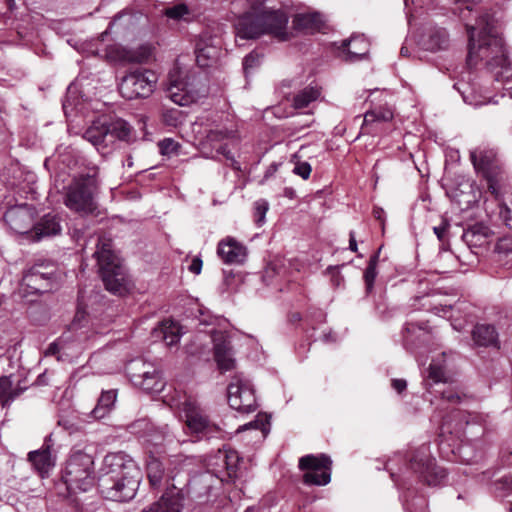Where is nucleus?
<instances>
[{"mask_svg":"<svg viewBox=\"0 0 512 512\" xmlns=\"http://www.w3.org/2000/svg\"><path fill=\"white\" fill-rule=\"evenodd\" d=\"M178 147V143L171 138H166L159 142V149L163 155H170L175 153Z\"/></svg>","mask_w":512,"mask_h":512,"instance_id":"a18cd8bd","label":"nucleus"},{"mask_svg":"<svg viewBox=\"0 0 512 512\" xmlns=\"http://www.w3.org/2000/svg\"><path fill=\"white\" fill-rule=\"evenodd\" d=\"M384 214V211L382 208H374L373 215L376 219L381 220L382 216Z\"/></svg>","mask_w":512,"mask_h":512,"instance_id":"5fc2aeb1","label":"nucleus"},{"mask_svg":"<svg viewBox=\"0 0 512 512\" xmlns=\"http://www.w3.org/2000/svg\"><path fill=\"white\" fill-rule=\"evenodd\" d=\"M116 401V392L114 390L105 391L98 399L97 405L92 410L95 419L104 418L114 406Z\"/></svg>","mask_w":512,"mask_h":512,"instance_id":"c85d7f7f","label":"nucleus"},{"mask_svg":"<svg viewBox=\"0 0 512 512\" xmlns=\"http://www.w3.org/2000/svg\"><path fill=\"white\" fill-rule=\"evenodd\" d=\"M341 49L346 53L345 60L357 61L368 53L369 43L361 35L352 36L350 39L342 41Z\"/></svg>","mask_w":512,"mask_h":512,"instance_id":"a878e982","label":"nucleus"},{"mask_svg":"<svg viewBox=\"0 0 512 512\" xmlns=\"http://www.w3.org/2000/svg\"><path fill=\"white\" fill-rule=\"evenodd\" d=\"M80 314H81V312H80V311H78V312H77V314H76V316H75V319H74V321H73V323H72V328H73V329H76V328L78 327V321H79V319H80Z\"/></svg>","mask_w":512,"mask_h":512,"instance_id":"6e6d98bb","label":"nucleus"},{"mask_svg":"<svg viewBox=\"0 0 512 512\" xmlns=\"http://www.w3.org/2000/svg\"><path fill=\"white\" fill-rule=\"evenodd\" d=\"M99 486L110 500H131L138 489L141 471L135 461L123 452L109 453L103 459Z\"/></svg>","mask_w":512,"mask_h":512,"instance_id":"f03ea898","label":"nucleus"},{"mask_svg":"<svg viewBox=\"0 0 512 512\" xmlns=\"http://www.w3.org/2000/svg\"><path fill=\"white\" fill-rule=\"evenodd\" d=\"M244 512H257V511L253 507H248Z\"/></svg>","mask_w":512,"mask_h":512,"instance_id":"13d9d810","label":"nucleus"},{"mask_svg":"<svg viewBox=\"0 0 512 512\" xmlns=\"http://www.w3.org/2000/svg\"><path fill=\"white\" fill-rule=\"evenodd\" d=\"M480 0H455L456 8L462 19L466 18L465 11L471 12L475 5L479 4Z\"/></svg>","mask_w":512,"mask_h":512,"instance_id":"c03bdc74","label":"nucleus"},{"mask_svg":"<svg viewBox=\"0 0 512 512\" xmlns=\"http://www.w3.org/2000/svg\"><path fill=\"white\" fill-rule=\"evenodd\" d=\"M57 351V344L53 343L49 346L47 353L48 354H54Z\"/></svg>","mask_w":512,"mask_h":512,"instance_id":"4d7b16f0","label":"nucleus"},{"mask_svg":"<svg viewBox=\"0 0 512 512\" xmlns=\"http://www.w3.org/2000/svg\"><path fill=\"white\" fill-rule=\"evenodd\" d=\"M378 262V255H373L368 263V266L364 272V281L366 285V291L369 293L373 289L374 281L377 276L376 266Z\"/></svg>","mask_w":512,"mask_h":512,"instance_id":"58836bf2","label":"nucleus"},{"mask_svg":"<svg viewBox=\"0 0 512 512\" xmlns=\"http://www.w3.org/2000/svg\"><path fill=\"white\" fill-rule=\"evenodd\" d=\"M153 55V47L150 44H142L134 49L123 50L122 58L128 62L144 63Z\"/></svg>","mask_w":512,"mask_h":512,"instance_id":"c756f323","label":"nucleus"},{"mask_svg":"<svg viewBox=\"0 0 512 512\" xmlns=\"http://www.w3.org/2000/svg\"><path fill=\"white\" fill-rule=\"evenodd\" d=\"M60 231L61 226L57 217L52 214H46L34 225L30 231V236L33 240L39 241L44 237L57 235Z\"/></svg>","mask_w":512,"mask_h":512,"instance_id":"393cba45","label":"nucleus"},{"mask_svg":"<svg viewBox=\"0 0 512 512\" xmlns=\"http://www.w3.org/2000/svg\"><path fill=\"white\" fill-rule=\"evenodd\" d=\"M269 418L265 414H258L256 419L254 421L249 422L248 424H245L244 426H241L238 428V432H241L246 429H259L262 431L263 436H265L269 431Z\"/></svg>","mask_w":512,"mask_h":512,"instance_id":"ea45409f","label":"nucleus"},{"mask_svg":"<svg viewBox=\"0 0 512 512\" xmlns=\"http://www.w3.org/2000/svg\"><path fill=\"white\" fill-rule=\"evenodd\" d=\"M159 332L162 334L163 340L167 346H173L180 340L181 328L173 321H164L161 324Z\"/></svg>","mask_w":512,"mask_h":512,"instance_id":"473e14b6","label":"nucleus"},{"mask_svg":"<svg viewBox=\"0 0 512 512\" xmlns=\"http://www.w3.org/2000/svg\"><path fill=\"white\" fill-rule=\"evenodd\" d=\"M202 264V260L199 257H195L192 259L190 265L188 266V270L198 275L202 270Z\"/></svg>","mask_w":512,"mask_h":512,"instance_id":"de8ad7c7","label":"nucleus"},{"mask_svg":"<svg viewBox=\"0 0 512 512\" xmlns=\"http://www.w3.org/2000/svg\"><path fill=\"white\" fill-rule=\"evenodd\" d=\"M182 71L178 67H174L168 75V85L166 88L167 97L180 106H187L200 96V90L195 83V79L191 80L187 75L182 76Z\"/></svg>","mask_w":512,"mask_h":512,"instance_id":"9b49d317","label":"nucleus"},{"mask_svg":"<svg viewBox=\"0 0 512 512\" xmlns=\"http://www.w3.org/2000/svg\"><path fill=\"white\" fill-rule=\"evenodd\" d=\"M207 157H210V158H214V155L211 153V154H208L206 153Z\"/></svg>","mask_w":512,"mask_h":512,"instance_id":"69168bd1","label":"nucleus"},{"mask_svg":"<svg viewBox=\"0 0 512 512\" xmlns=\"http://www.w3.org/2000/svg\"><path fill=\"white\" fill-rule=\"evenodd\" d=\"M407 54V49L405 47H402L401 48V55H406Z\"/></svg>","mask_w":512,"mask_h":512,"instance_id":"052dcab7","label":"nucleus"},{"mask_svg":"<svg viewBox=\"0 0 512 512\" xmlns=\"http://www.w3.org/2000/svg\"><path fill=\"white\" fill-rule=\"evenodd\" d=\"M164 14L167 18L175 21H188L192 15L188 6L183 3L166 8Z\"/></svg>","mask_w":512,"mask_h":512,"instance_id":"4c0bfd02","label":"nucleus"},{"mask_svg":"<svg viewBox=\"0 0 512 512\" xmlns=\"http://www.w3.org/2000/svg\"><path fill=\"white\" fill-rule=\"evenodd\" d=\"M392 387L398 392L401 393L404 391L407 387V383L403 379H393L392 380Z\"/></svg>","mask_w":512,"mask_h":512,"instance_id":"8fccbe9b","label":"nucleus"},{"mask_svg":"<svg viewBox=\"0 0 512 512\" xmlns=\"http://www.w3.org/2000/svg\"><path fill=\"white\" fill-rule=\"evenodd\" d=\"M229 406L239 412L249 413L256 409V397L251 382L243 375L232 378L227 388Z\"/></svg>","mask_w":512,"mask_h":512,"instance_id":"f8f14e48","label":"nucleus"},{"mask_svg":"<svg viewBox=\"0 0 512 512\" xmlns=\"http://www.w3.org/2000/svg\"><path fill=\"white\" fill-rule=\"evenodd\" d=\"M292 24L296 32L314 34L321 31L325 24V19L319 12L298 13L294 16Z\"/></svg>","mask_w":512,"mask_h":512,"instance_id":"4be33fe9","label":"nucleus"},{"mask_svg":"<svg viewBox=\"0 0 512 512\" xmlns=\"http://www.w3.org/2000/svg\"><path fill=\"white\" fill-rule=\"evenodd\" d=\"M411 469L429 486H437L446 477L445 470L438 467L431 458L429 448L422 446L415 451L410 459Z\"/></svg>","mask_w":512,"mask_h":512,"instance_id":"4468645a","label":"nucleus"},{"mask_svg":"<svg viewBox=\"0 0 512 512\" xmlns=\"http://www.w3.org/2000/svg\"><path fill=\"white\" fill-rule=\"evenodd\" d=\"M268 209L269 203L264 199H259L254 203V219L258 226L265 223V217Z\"/></svg>","mask_w":512,"mask_h":512,"instance_id":"a19ab883","label":"nucleus"},{"mask_svg":"<svg viewBox=\"0 0 512 512\" xmlns=\"http://www.w3.org/2000/svg\"><path fill=\"white\" fill-rule=\"evenodd\" d=\"M93 464L91 455L82 451L73 452L62 475L67 489L72 492L89 490L94 481Z\"/></svg>","mask_w":512,"mask_h":512,"instance_id":"0eeeda50","label":"nucleus"},{"mask_svg":"<svg viewBox=\"0 0 512 512\" xmlns=\"http://www.w3.org/2000/svg\"><path fill=\"white\" fill-rule=\"evenodd\" d=\"M276 170H277V164L270 165L265 173V178H268L271 175H273L276 172Z\"/></svg>","mask_w":512,"mask_h":512,"instance_id":"864d4df0","label":"nucleus"},{"mask_svg":"<svg viewBox=\"0 0 512 512\" xmlns=\"http://www.w3.org/2000/svg\"><path fill=\"white\" fill-rule=\"evenodd\" d=\"M288 16L280 10H268L263 4H254L236 22L237 35L253 39L268 34L278 41H288L293 33L288 30Z\"/></svg>","mask_w":512,"mask_h":512,"instance_id":"7ed1b4c3","label":"nucleus"},{"mask_svg":"<svg viewBox=\"0 0 512 512\" xmlns=\"http://www.w3.org/2000/svg\"><path fill=\"white\" fill-rule=\"evenodd\" d=\"M349 248L353 252L357 251V242L353 232H350Z\"/></svg>","mask_w":512,"mask_h":512,"instance_id":"603ef678","label":"nucleus"},{"mask_svg":"<svg viewBox=\"0 0 512 512\" xmlns=\"http://www.w3.org/2000/svg\"><path fill=\"white\" fill-rule=\"evenodd\" d=\"M67 158H68V157H67L66 155H63V156H62V160H61V161H62V163H64V164H65V163H67V162H68V159H67Z\"/></svg>","mask_w":512,"mask_h":512,"instance_id":"bf43d9fd","label":"nucleus"},{"mask_svg":"<svg viewBox=\"0 0 512 512\" xmlns=\"http://www.w3.org/2000/svg\"><path fill=\"white\" fill-rule=\"evenodd\" d=\"M217 255L225 264H242L248 255L245 245L234 237L227 236L220 240L217 246Z\"/></svg>","mask_w":512,"mask_h":512,"instance_id":"aec40b11","label":"nucleus"},{"mask_svg":"<svg viewBox=\"0 0 512 512\" xmlns=\"http://www.w3.org/2000/svg\"><path fill=\"white\" fill-rule=\"evenodd\" d=\"M4 220L16 233H27L34 220V209L27 204L10 207L4 214Z\"/></svg>","mask_w":512,"mask_h":512,"instance_id":"6ab92c4d","label":"nucleus"},{"mask_svg":"<svg viewBox=\"0 0 512 512\" xmlns=\"http://www.w3.org/2000/svg\"><path fill=\"white\" fill-rule=\"evenodd\" d=\"M131 134V127L122 120L117 119L110 123L97 120L85 131L83 137L89 141L100 153L108 154L118 140L127 141Z\"/></svg>","mask_w":512,"mask_h":512,"instance_id":"39448f33","label":"nucleus"},{"mask_svg":"<svg viewBox=\"0 0 512 512\" xmlns=\"http://www.w3.org/2000/svg\"><path fill=\"white\" fill-rule=\"evenodd\" d=\"M428 335L429 332L424 327L409 323L405 327L404 344L409 347L413 345L414 338L426 340Z\"/></svg>","mask_w":512,"mask_h":512,"instance_id":"e433bc0d","label":"nucleus"},{"mask_svg":"<svg viewBox=\"0 0 512 512\" xmlns=\"http://www.w3.org/2000/svg\"><path fill=\"white\" fill-rule=\"evenodd\" d=\"M311 165L307 162H299L295 165L293 173L300 176L303 179H308L311 174Z\"/></svg>","mask_w":512,"mask_h":512,"instance_id":"49530a36","label":"nucleus"},{"mask_svg":"<svg viewBox=\"0 0 512 512\" xmlns=\"http://www.w3.org/2000/svg\"><path fill=\"white\" fill-rule=\"evenodd\" d=\"M164 465L163 463L154 457H151L147 462V476L151 486L159 487L164 477Z\"/></svg>","mask_w":512,"mask_h":512,"instance_id":"2f4dec72","label":"nucleus"},{"mask_svg":"<svg viewBox=\"0 0 512 512\" xmlns=\"http://www.w3.org/2000/svg\"><path fill=\"white\" fill-rule=\"evenodd\" d=\"M196 61L201 67L210 66L219 56V49L215 45H204L202 41L196 44Z\"/></svg>","mask_w":512,"mask_h":512,"instance_id":"cd10ccee","label":"nucleus"},{"mask_svg":"<svg viewBox=\"0 0 512 512\" xmlns=\"http://www.w3.org/2000/svg\"><path fill=\"white\" fill-rule=\"evenodd\" d=\"M468 425H469V421H468V420H466V421H465V426H468Z\"/></svg>","mask_w":512,"mask_h":512,"instance_id":"338daca9","label":"nucleus"},{"mask_svg":"<svg viewBox=\"0 0 512 512\" xmlns=\"http://www.w3.org/2000/svg\"><path fill=\"white\" fill-rule=\"evenodd\" d=\"M470 158L476 171L487 180L488 190L497 195L500 164L497 152L488 146H479L471 151Z\"/></svg>","mask_w":512,"mask_h":512,"instance_id":"9d476101","label":"nucleus"},{"mask_svg":"<svg viewBox=\"0 0 512 512\" xmlns=\"http://www.w3.org/2000/svg\"><path fill=\"white\" fill-rule=\"evenodd\" d=\"M7 2H8L9 7H12V5L14 4V0H7Z\"/></svg>","mask_w":512,"mask_h":512,"instance_id":"e2e57ef3","label":"nucleus"},{"mask_svg":"<svg viewBox=\"0 0 512 512\" xmlns=\"http://www.w3.org/2000/svg\"><path fill=\"white\" fill-rule=\"evenodd\" d=\"M420 45L423 49L431 52L445 50L449 46V36L445 29L432 27L421 36Z\"/></svg>","mask_w":512,"mask_h":512,"instance_id":"5701e85b","label":"nucleus"},{"mask_svg":"<svg viewBox=\"0 0 512 512\" xmlns=\"http://www.w3.org/2000/svg\"><path fill=\"white\" fill-rule=\"evenodd\" d=\"M393 119V111L387 107H381L375 110H369L364 115L363 124L367 127L371 123L388 122Z\"/></svg>","mask_w":512,"mask_h":512,"instance_id":"f704fd0d","label":"nucleus"},{"mask_svg":"<svg viewBox=\"0 0 512 512\" xmlns=\"http://www.w3.org/2000/svg\"><path fill=\"white\" fill-rule=\"evenodd\" d=\"M96 193L97 182L94 176L86 174L74 177L66 187L64 204L73 212L92 214L97 209Z\"/></svg>","mask_w":512,"mask_h":512,"instance_id":"423d86ee","label":"nucleus"},{"mask_svg":"<svg viewBox=\"0 0 512 512\" xmlns=\"http://www.w3.org/2000/svg\"><path fill=\"white\" fill-rule=\"evenodd\" d=\"M94 255L106 289L120 296L126 294L131 288V283L120 258L112 249L111 240L99 239Z\"/></svg>","mask_w":512,"mask_h":512,"instance_id":"20e7f679","label":"nucleus"},{"mask_svg":"<svg viewBox=\"0 0 512 512\" xmlns=\"http://www.w3.org/2000/svg\"><path fill=\"white\" fill-rule=\"evenodd\" d=\"M128 373L132 383L148 393L160 392L164 388L159 372L142 360L130 363Z\"/></svg>","mask_w":512,"mask_h":512,"instance_id":"2eb2a0df","label":"nucleus"},{"mask_svg":"<svg viewBox=\"0 0 512 512\" xmlns=\"http://www.w3.org/2000/svg\"><path fill=\"white\" fill-rule=\"evenodd\" d=\"M457 416H459L461 419H464V418H465V415H463L461 412H458V413H457Z\"/></svg>","mask_w":512,"mask_h":512,"instance_id":"0e129e2a","label":"nucleus"},{"mask_svg":"<svg viewBox=\"0 0 512 512\" xmlns=\"http://www.w3.org/2000/svg\"><path fill=\"white\" fill-rule=\"evenodd\" d=\"M12 380L10 377L4 376L0 378V400L8 401L13 399L11 395Z\"/></svg>","mask_w":512,"mask_h":512,"instance_id":"37998d69","label":"nucleus"},{"mask_svg":"<svg viewBox=\"0 0 512 512\" xmlns=\"http://www.w3.org/2000/svg\"><path fill=\"white\" fill-rule=\"evenodd\" d=\"M183 494L175 487L168 489L159 499L142 512H181L183 508Z\"/></svg>","mask_w":512,"mask_h":512,"instance_id":"412c9836","label":"nucleus"},{"mask_svg":"<svg viewBox=\"0 0 512 512\" xmlns=\"http://www.w3.org/2000/svg\"><path fill=\"white\" fill-rule=\"evenodd\" d=\"M218 458L221 459L225 465V469L227 472V476L229 479H235L238 477V465L240 462V457L237 451L234 450H219Z\"/></svg>","mask_w":512,"mask_h":512,"instance_id":"7c9ffc66","label":"nucleus"},{"mask_svg":"<svg viewBox=\"0 0 512 512\" xmlns=\"http://www.w3.org/2000/svg\"><path fill=\"white\" fill-rule=\"evenodd\" d=\"M442 395H443V398L446 399L448 402L456 403L460 400V396L451 390L444 391L442 393Z\"/></svg>","mask_w":512,"mask_h":512,"instance_id":"3c124183","label":"nucleus"},{"mask_svg":"<svg viewBox=\"0 0 512 512\" xmlns=\"http://www.w3.org/2000/svg\"><path fill=\"white\" fill-rule=\"evenodd\" d=\"M320 96V91L315 87H305L301 91H299L293 100V106L296 109H302L307 107L311 102L318 99Z\"/></svg>","mask_w":512,"mask_h":512,"instance_id":"72a5a7b5","label":"nucleus"},{"mask_svg":"<svg viewBox=\"0 0 512 512\" xmlns=\"http://www.w3.org/2000/svg\"><path fill=\"white\" fill-rule=\"evenodd\" d=\"M56 268L50 264H37L23 276L21 287L27 294L51 291L56 286Z\"/></svg>","mask_w":512,"mask_h":512,"instance_id":"ddd939ff","label":"nucleus"},{"mask_svg":"<svg viewBox=\"0 0 512 512\" xmlns=\"http://www.w3.org/2000/svg\"><path fill=\"white\" fill-rule=\"evenodd\" d=\"M168 401L191 432L202 433L210 429L208 416L193 397L176 391Z\"/></svg>","mask_w":512,"mask_h":512,"instance_id":"6e6552de","label":"nucleus"},{"mask_svg":"<svg viewBox=\"0 0 512 512\" xmlns=\"http://www.w3.org/2000/svg\"><path fill=\"white\" fill-rule=\"evenodd\" d=\"M239 142L237 132L228 129H211L208 131L205 142H203V151L206 149V145H209L216 151L217 154H221L227 161L230 162V166L239 170V163L235 160L231 150L228 148L229 145L236 146Z\"/></svg>","mask_w":512,"mask_h":512,"instance_id":"f3484780","label":"nucleus"},{"mask_svg":"<svg viewBox=\"0 0 512 512\" xmlns=\"http://www.w3.org/2000/svg\"><path fill=\"white\" fill-rule=\"evenodd\" d=\"M448 223L447 222H443L440 226H437V227H434L433 230H434V233L436 234L437 238L439 240H443L444 236H445V233L448 229Z\"/></svg>","mask_w":512,"mask_h":512,"instance_id":"09e8293b","label":"nucleus"},{"mask_svg":"<svg viewBox=\"0 0 512 512\" xmlns=\"http://www.w3.org/2000/svg\"><path fill=\"white\" fill-rule=\"evenodd\" d=\"M50 449L51 445L46 439L40 449L28 453V461L31 462L34 469L41 476L48 473V471L55 465Z\"/></svg>","mask_w":512,"mask_h":512,"instance_id":"b1692460","label":"nucleus"},{"mask_svg":"<svg viewBox=\"0 0 512 512\" xmlns=\"http://www.w3.org/2000/svg\"><path fill=\"white\" fill-rule=\"evenodd\" d=\"M427 380L432 383L446 382L444 359H433L428 368Z\"/></svg>","mask_w":512,"mask_h":512,"instance_id":"c9c22d12","label":"nucleus"},{"mask_svg":"<svg viewBox=\"0 0 512 512\" xmlns=\"http://www.w3.org/2000/svg\"><path fill=\"white\" fill-rule=\"evenodd\" d=\"M260 65V55L256 52H251L243 60V70L248 75L253 69Z\"/></svg>","mask_w":512,"mask_h":512,"instance_id":"79ce46f5","label":"nucleus"},{"mask_svg":"<svg viewBox=\"0 0 512 512\" xmlns=\"http://www.w3.org/2000/svg\"><path fill=\"white\" fill-rule=\"evenodd\" d=\"M335 282H336V285H340V275L339 274H337Z\"/></svg>","mask_w":512,"mask_h":512,"instance_id":"680f3d73","label":"nucleus"},{"mask_svg":"<svg viewBox=\"0 0 512 512\" xmlns=\"http://www.w3.org/2000/svg\"><path fill=\"white\" fill-rule=\"evenodd\" d=\"M157 80L158 77L152 70L136 69L122 78L119 92L128 100L146 98L153 93Z\"/></svg>","mask_w":512,"mask_h":512,"instance_id":"1a4fd4ad","label":"nucleus"},{"mask_svg":"<svg viewBox=\"0 0 512 512\" xmlns=\"http://www.w3.org/2000/svg\"><path fill=\"white\" fill-rule=\"evenodd\" d=\"M466 30L469 36L468 65L472 67L484 62L495 81L504 85L511 84L512 67L507 60L494 17L488 12L483 13L476 25L467 24Z\"/></svg>","mask_w":512,"mask_h":512,"instance_id":"f257e3e1","label":"nucleus"},{"mask_svg":"<svg viewBox=\"0 0 512 512\" xmlns=\"http://www.w3.org/2000/svg\"><path fill=\"white\" fill-rule=\"evenodd\" d=\"M213 354L218 369L221 372L235 368V357L231 341L222 332L213 335Z\"/></svg>","mask_w":512,"mask_h":512,"instance_id":"a211bd4d","label":"nucleus"},{"mask_svg":"<svg viewBox=\"0 0 512 512\" xmlns=\"http://www.w3.org/2000/svg\"><path fill=\"white\" fill-rule=\"evenodd\" d=\"M331 459L321 454L320 456L306 455L299 460V468L306 470L304 482L309 485H326L331 480Z\"/></svg>","mask_w":512,"mask_h":512,"instance_id":"dca6fc26","label":"nucleus"},{"mask_svg":"<svg viewBox=\"0 0 512 512\" xmlns=\"http://www.w3.org/2000/svg\"><path fill=\"white\" fill-rule=\"evenodd\" d=\"M474 342L479 346L498 347V334L495 328L489 324L476 325L472 332Z\"/></svg>","mask_w":512,"mask_h":512,"instance_id":"bb28decb","label":"nucleus"}]
</instances>
